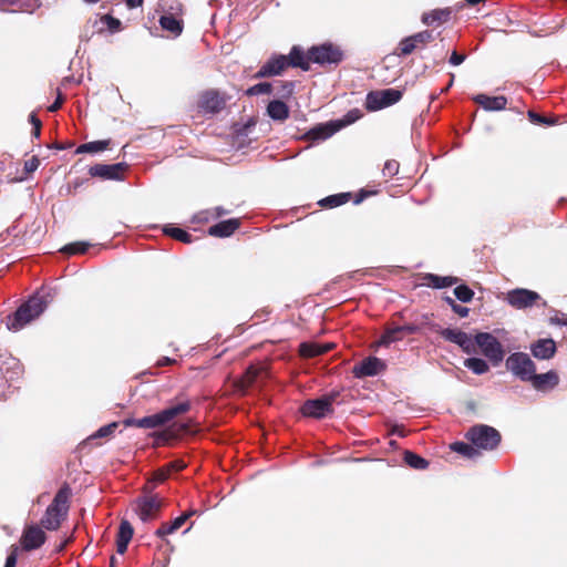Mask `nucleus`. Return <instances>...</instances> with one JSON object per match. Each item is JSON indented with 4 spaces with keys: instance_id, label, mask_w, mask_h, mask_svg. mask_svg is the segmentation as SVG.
<instances>
[{
    "instance_id": "f257e3e1",
    "label": "nucleus",
    "mask_w": 567,
    "mask_h": 567,
    "mask_svg": "<svg viewBox=\"0 0 567 567\" xmlns=\"http://www.w3.org/2000/svg\"><path fill=\"white\" fill-rule=\"evenodd\" d=\"M47 306L48 301L44 297L39 295L32 296L14 313L7 317V328L11 331H19L38 318L45 310Z\"/></svg>"
},
{
    "instance_id": "f03ea898",
    "label": "nucleus",
    "mask_w": 567,
    "mask_h": 567,
    "mask_svg": "<svg viewBox=\"0 0 567 567\" xmlns=\"http://www.w3.org/2000/svg\"><path fill=\"white\" fill-rule=\"evenodd\" d=\"M70 495L71 489L68 485L62 486L58 491L41 519V524L45 529L55 530L60 527L61 522L68 515Z\"/></svg>"
},
{
    "instance_id": "7ed1b4c3",
    "label": "nucleus",
    "mask_w": 567,
    "mask_h": 567,
    "mask_svg": "<svg viewBox=\"0 0 567 567\" xmlns=\"http://www.w3.org/2000/svg\"><path fill=\"white\" fill-rule=\"evenodd\" d=\"M465 437L475 445L478 451H493L502 440L501 433L493 426L486 424H476L468 429Z\"/></svg>"
},
{
    "instance_id": "20e7f679",
    "label": "nucleus",
    "mask_w": 567,
    "mask_h": 567,
    "mask_svg": "<svg viewBox=\"0 0 567 567\" xmlns=\"http://www.w3.org/2000/svg\"><path fill=\"white\" fill-rule=\"evenodd\" d=\"M505 367L516 379L528 382L536 371V364L525 352H513L505 360Z\"/></svg>"
},
{
    "instance_id": "39448f33",
    "label": "nucleus",
    "mask_w": 567,
    "mask_h": 567,
    "mask_svg": "<svg viewBox=\"0 0 567 567\" xmlns=\"http://www.w3.org/2000/svg\"><path fill=\"white\" fill-rule=\"evenodd\" d=\"M475 343L480 347L482 353L489 362L497 367L504 360V349L501 342L489 332H478L474 338Z\"/></svg>"
},
{
    "instance_id": "423d86ee",
    "label": "nucleus",
    "mask_w": 567,
    "mask_h": 567,
    "mask_svg": "<svg viewBox=\"0 0 567 567\" xmlns=\"http://www.w3.org/2000/svg\"><path fill=\"white\" fill-rule=\"evenodd\" d=\"M308 60L320 65L339 64L343 60V52L339 47L327 42L311 47L308 50Z\"/></svg>"
},
{
    "instance_id": "0eeeda50",
    "label": "nucleus",
    "mask_w": 567,
    "mask_h": 567,
    "mask_svg": "<svg viewBox=\"0 0 567 567\" xmlns=\"http://www.w3.org/2000/svg\"><path fill=\"white\" fill-rule=\"evenodd\" d=\"M402 99V91L398 89H384L371 91L365 97V109L374 112L398 103Z\"/></svg>"
},
{
    "instance_id": "6e6552de",
    "label": "nucleus",
    "mask_w": 567,
    "mask_h": 567,
    "mask_svg": "<svg viewBox=\"0 0 567 567\" xmlns=\"http://www.w3.org/2000/svg\"><path fill=\"white\" fill-rule=\"evenodd\" d=\"M162 506L157 495H145L135 501V513L142 523H148L158 516Z\"/></svg>"
},
{
    "instance_id": "1a4fd4ad",
    "label": "nucleus",
    "mask_w": 567,
    "mask_h": 567,
    "mask_svg": "<svg viewBox=\"0 0 567 567\" xmlns=\"http://www.w3.org/2000/svg\"><path fill=\"white\" fill-rule=\"evenodd\" d=\"M540 299L542 297L538 292L525 288H516L509 290L505 298L508 305L519 310L532 307L536 301Z\"/></svg>"
},
{
    "instance_id": "9d476101",
    "label": "nucleus",
    "mask_w": 567,
    "mask_h": 567,
    "mask_svg": "<svg viewBox=\"0 0 567 567\" xmlns=\"http://www.w3.org/2000/svg\"><path fill=\"white\" fill-rule=\"evenodd\" d=\"M126 168V163L95 164L89 168V174L102 179L121 181Z\"/></svg>"
},
{
    "instance_id": "9b49d317",
    "label": "nucleus",
    "mask_w": 567,
    "mask_h": 567,
    "mask_svg": "<svg viewBox=\"0 0 567 567\" xmlns=\"http://www.w3.org/2000/svg\"><path fill=\"white\" fill-rule=\"evenodd\" d=\"M386 369V364L383 360L370 355L355 364L352 369V373L355 378L362 379L365 377H374Z\"/></svg>"
},
{
    "instance_id": "f8f14e48",
    "label": "nucleus",
    "mask_w": 567,
    "mask_h": 567,
    "mask_svg": "<svg viewBox=\"0 0 567 567\" xmlns=\"http://www.w3.org/2000/svg\"><path fill=\"white\" fill-rule=\"evenodd\" d=\"M288 66V59L282 54H274L255 74V78L279 75Z\"/></svg>"
},
{
    "instance_id": "ddd939ff",
    "label": "nucleus",
    "mask_w": 567,
    "mask_h": 567,
    "mask_svg": "<svg viewBox=\"0 0 567 567\" xmlns=\"http://www.w3.org/2000/svg\"><path fill=\"white\" fill-rule=\"evenodd\" d=\"M302 415L315 419H322L327 414L333 412V409L328 408V403L322 398L307 400L300 408Z\"/></svg>"
},
{
    "instance_id": "4468645a",
    "label": "nucleus",
    "mask_w": 567,
    "mask_h": 567,
    "mask_svg": "<svg viewBox=\"0 0 567 567\" xmlns=\"http://www.w3.org/2000/svg\"><path fill=\"white\" fill-rule=\"evenodd\" d=\"M44 542L45 533L38 526L27 527L21 537V545L27 551L40 548Z\"/></svg>"
},
{
    "instance_id": "2eb2a0df",
    "label": "nucleus",
    "mask_w": 567,
    "mask_h": 567,
    "mask_svg": "<svg viewBox=\"0 0 567 567\" xmlns=\"http://www.w3.org/2000/svg\"><path fill=\"white\" fill-rule=\"evenodd\" d=\"M440 334L444 340L457 344L467 353H470L474 347L471 337L462 330L444 328L440 331Z\"/></svg>"
},
{
    "instance_id": "dca6fc26",
    "label": "nucleus",
    "mask_w": 567,
    "mask_h": 567,
    "mask_svg": "<svg viewBox=\"0 0 567 567\" xmlns=\"http://www.w3.org/2000/svg\"><path fill=\"white\" fill-rule=\"evenodd\" d=\"M536 391L545 392L553 390L559 383V375L556 371L549 370L546 373H533L532 379L528 381Z\"/></svg>"
},
{
    "instance_id": "f3484780",
    "label": "nucleus",
    "mask_w": 567,
    "mask_h": 567,
    "mask_svg": "<svg viewBox=\"0 0 567 567\" xmlns=\"http://www.w3.org/2000/svg\"><path fill=\"white\" fill-rule=\"evenodd\" d=\"M529 349L532 355L538 360H549L557 351L556 342L550 338L538 339L530 344Z\"/></svg>"
},
{
    "instance_id": "a211bd4d",
    "label": "nucleus",
    "mask_w": 567,
    "mask_h": 567,
    "mask_svg": "<svg viewBox=\"0 0 567 567\" xmlns=\"http://www.w3.org/2000/svg\"><path fill=\"white\" fill-rule=\"evenodd\" d=\"M225 105V101L217 92L208 91L204 93L199 101V107L205 113H218Z\"/></svg>"
},
{
    "instance_id": "6ab92c4d",
    "label": "nucleus",
    "mask_w": 567,
    "mask_h": 567,
    "mask_svg": "<svg viewBox=\"0 0 567 567\" xmlns=\"http://www.w3.org/2000/svg\"><path fill=\"white\" fill-rule=\"evenodd\" d=\"M239 219L230 218L210 226L208 229V234L213 237L225 238L233 235L239 228Z\"/></svg>"
},
{
    "instance_id": "aec40b11",
    "label": "nucleus",
    "mask_w": 567,
    "mask_h": 567,
    "mask_svg": "<svg viewBox=\"0 0 567 567\" xmlns=\"http://www.w3.org/2000/svg\"><path fill=\"white\" fill-rule=\"evenodd\" d=\"M473 100L485 111H502L507 105V99L504 95L488 96L486 94H477Z\"/></svg>"
},
{
    "instance_id": "412c9836",
    "label": "nucleus",
    "mask_w": 567,
    "mask_h": 567,
    "mask_svg": "<svg viewBox=\"0 0 567 567\" xmlns=\"http://www.w3.org/2000/svg\"><path fill=\"white\" fill-rule=\"evenodd\" d=\"M342 127V124L338 122H329L326 124H319L308 132V136L313 141H323L331 137Z\"/></svg>"
},
{
    "instance_id": "4be33fe9",
    "label": "nucleus",
    "mask_w": 567,
    "mask_h": 567,
    "mask_svg": "<svg viewBox=\"0 0 567 567\" xmlns=\"http://www.w3.org/2000/svg\"><path fill=\"white\" fill-rule=\"evenodd\" d=\"M189 410V401H183L162 410L161 412L157 413V415L161 420V424L164 425L165 423L169 422L177 415L184 414Z\"/></svg>"
},
{
    "instance_id": "5701e85b",
    "label": "nucleus",
    "mask_w": 567,
    "mask_h": 567,
    "mask_svg": "<svg viewBox=\"0 0 567 567\" xmlns=\"http://www.w3.org/2000/svg\"><path fill=\"white\" fill-rule=\"evenodd\" d=\"M287 59L288 66L300 68L303 71H308L310 69L311 61L308 60V52L305 53L303 50L298 45H293L291 48Z\"/></svg>"
},
{
    "instance_id": "b1692460",
    "label": "nucleus",
    "mask_w": 567,
    "mask_h": 567,
    "mask_svg": "<svg viewBox=\"0 0 567 567\" xmlns=\"http://www.w3.org/2000/svg\"><path fill=\"white\" fill-rule=\"evenodd\" d=\"M159 25L163 30L178 37L183 32V20L174 16V12L167 11L159 18Z\"/></svg>"
},
{
    "instance_id": "393cba45",
    "label": "nucleus",
    "mask_w": 567,
    "mask_h": 567,
    "mask_svg": "<svg viewBox=\"0 0 567 567\" xmlns=\"http://www.w3.org/2000/svg\"><path fill=\"white\" fill-rule=\"evenodd\" d=\"M41 6L40 0H0V7H13L10 12H33Z\"/></svg>"
},
{
    "instance_id": "a878e982",
    "label": "nucleus",
    "mask_w": 567,
    "mask_h": 567,
    "mask_svg": "<svg viewBox=\"0 0 567 567\" xmlns=\"http://www.w3.org/2000/svg\"><path fill=\"white\" fill-rule=\"evenodd\" d=\"M267 114L271 120L282 122L289 117V107L285 102L274 100L267 106Z\"/></svg>"
},
{
    "instance_id": "bb28decb",
    "label": "nucleus",
    "mask_w": 567,
    "mask_h": 567,
    "mask_svg": "<svg viewBox=\"0 0 567 567\" xmlns=\"http://www.w3.org/2000/svg\"><path fill=\"white\" fill-rule=\"evenodd\" d=\"M124 425L126 427L135 426V427H140V429H156V427L161 426L162 424H161V420H159L157 413H155L153 415H147V416H144L141 419H133V417L126 419V420H124Z\"/></svg>"
},
{
    "instance_id": "cd10ccee",
    "label": "nucleus",
    "mask_w": 567,
    "mask_h": 567,
    "mask_svg": "<svg viewBox=\"0 0 567 567\" xmlns=\"http://www.w3.org/2000/svg\"><path fill=\"white\" fill-rule=\"evenodd\" d=\"M20 371V362L16 358L9 354H0V372L13 374V379H16L19 377Z\"/></svg>"
},
{
    "instance_id": "c85d7f7f",
    "label": "nucleus",
    "mask_w": 567,
    "mask_h": 567,
    "mask_svg": "<svg viewBox=\"0 0 567 567\" xmlns=\"http://www.w3.org/2000/svg\"><path fill=\"white\" fill-rule=\"evenodd\" d=\"M332 348V344H319L303 342L300 344V354L306 358H313L328 352Z\"/></svg>"
},
{
    "instance_id": "c756f323",
    "label": "nucleus",
    "mask_w": 567,
    "mask_h": 567,
    "mask_svg": "<svg viewBox=\"0 0 567 567\" xmlns=\"http://www.w3.org/2000/svg\"><path fill=\"white\" fill-rule=\"evenodd\" d=\"M451 450L470 460H475L481 456V452L472 443L468 444L465 442H454L451 444Z\"/></svg>"
},
{
    "instance_id": "7c9ffc66",
    "label": "nucleus",
    "mask_w": 567,
    "mask_h": 567,
    "mask_svg": "<svg viewBox=\"0 0 567 567\" xmlns=\"http://www.w3.org/2000/svg\"><path fill=\"white\" fill-rule=\"evenodd\" d=\"M186 520L187 516H178L172 523H164L159 528L155 530V535L158 538H164L165 536L171 535L179 529Z\"/></svg>"
},
{
    "instance_id": "2f4dec72",
    "label": "nucleus",
    "mask_w": 567,
    "mask_h": 567,
    "mask_svg": "<svg viewBox=\"0 0 567 567\" xmlns=\"http://www.w3.org/2000/svg\"><path fill=\"white\" fill-rule=\"evenodd\" d=\"M451 11L449 9H437L431 12H425L422 16V22L426 25H432L435 22H445L450 19Z\"/></svg>"
},
{
    "instance_id": "473e14b6",
    "label": "nucleus",
    "mask_w": 567,
    "mask_h": 567,
    "mask_svg": "<svg viewBox=\"0 0 567 567\" xmlns=\"http://www.w3.org/2000/svg\"><path fill=\"white\" fill-rule=\"evenodd\" d=\"M425 279H426L429 286L436 288V289L451 287L452 285L456 284V281H457L456 277H450V276L442 277V276L434 275V274L426 275Z\"/></svg>"
},
{
    "instance_id": "72a5a7b5",
    "label": "nucleus",
    "mask_w": 567,
    "mask_h": 567,
    "mask_svg": "<svg viewBox=\"0 0 567 567\" xmlns=\"http://www.w3.org/2000/svg\"><path fill=\"white\" fill-rule=\"evenodd\" d=\"M404 334L401 332L400 326L389 328L384 331L379 340V346L389 347L391 343L403 340Z\"/></svg>"
},
{
    "instance_id": "f704fd0d",
    "label": "nucleus",
    "mask_w": 567,
    "mask_h": 567,
    "mask_svg": "<svg viewBox=\"0 0 567 567\" xmlns=\"http://www.w3.org/2000/svg\"><path fill=\"white\" fill-rule=\"evenodd\" d=\"M464 367L477 375H482L489 370V367L485 360L475 357L465 359Z\"/></svg>"
},
{
    "instance_id": "c9c22d12",
    "label": "nucleus",
    "mask_w": 567,
    "mask_h": 567,
    "mask_svg": "<svg viewBox=\"0 0 567 567\" xmlns=\"http://www.w3.org/2000/svg\"><path fill=\"white\" fill-rule=\"evenodd\" d=\"M404 462L414 470H425L429 462L412 451H405L403 456Z\"/></svg>"
},
{
    "instance_id": "e433bc0d",
    "label": "nucleus",
    "mask_w": 567,
    "mask_h": 567,
    "mask_svg": "<svg viewBox=\"0 0 567 567\" xmlns=\"http://www.w3.org/2000/svg\"><path fill=\"white\" fill-rule=\"evenodd\" d=\"M109 144H110V141H94V142L84 143V144H81L80 146H78V148L75 150V153L83 154V153L102 152L107 148Z\"/></svg>"
},
{
    "instance_id": "4c0bfd02",
    "label": "nucleus",
    "mask_w": 567,
    "mask_h": 567,
    "mask_svg": "<svg viewBox=\"0 0 567 567\" xmlns=\"http://www.w3.org/2000/svg\"><path fill=\"white\" fill-rule=\"evenodd\" d=\"M226 214H228L226 209H224L221 206H217L214 209H206L197 213L194 216V220L197 223H204L208 221L209 219L218 218Z\"/></svg>"
},
{
    "instance_id": "58836bf2",
    "label": "nucleus",
    "mask_w": 567,
    "mask_h": 567,
    "mask_svg": "<svg viewBox=\"0 0 567 567\" xmlns=\"http://www.w3.org/2000/svg\"><path fill=\"white\" fill-rule=\"evenodd\" d=\"M349 193H341L336 195H330L319 202V204L323 207L334 208L346 204L349 200Z\"/></svg>"
},
{
    "instance_id": "ea45409f",
    "label": "nucleus",
    "mask_w": 567,
    "mask_h": 567,
    "mask_svg": "<svg viewBox=\"0 0 567 567\" xmlns=\"http://www.w3.org/2000/svg\"><path fill=\"white\" fill-rule=\"evenodd\" d=\"M163 231H164V234L168 235L169 237H172L176 240H179L182 243L189 244L192 241V235L182 228L166 225L163 228Z\"/></svg>"
},
{
    "instance_id": "a19ab883",
    "label": "nucleus",
    "mask_w": 567,
    "mask_h": 567,
    "mask_svg": "<svg viewBox=\"0 0 567 567\" xmlns=\"http://www.w3.org/2000/svg\"><path fill=\"white\" fill-rule=\"evenodd\" d=\"M454 296L461 302H470L474 297V291L466 285H460L454 288Z\"/></svg>"
},
{
    "instance_id": "79ce46f5",
    "label": "nucleus",
    "mask_w": 567,
    "mask_h": 567,
    "mask_svg": "<svg viewBox=\"0 0 567 567\" xmlns=\"http://www.w3.org/2000/svg\"><path fill=\"white\" fill-rule=\"evenodd\" d=\"M90 247L89 243L85 241H76L69 245H65L61 251L68 255H75V254H84L87 248Z\"/></svg>"
},
{
    "instance_id": "37998d69",
    "label": "nucleus",
    "mask_w": 567,
    "mask_h": 567,
    "mask_svg": "<svg viewBox=\"0 0 567 567\" xmlns=\"http://www.w3.org/2000/svg\"><path fill=\"white\" fill-rule=\"evenodd\" d=\"M134 529L128 520H122L118 527L117 538L120 540L131 542Z\"/></svg>"
},
{
    "instance_id": "c03bdc74",
    "label": "nucleus",
    "mask_w": 567,
    "mask_h": 567,
    "mask_svg": "<svg viewBox=\"0 0 567 567\" xmlns=\"http://www.w3.org/2000/svg\"><path fill=\"white\" fill-rule=\"evenodd\" d=\"M271 91H272V85L270 83L261 82V83H257V84L250 86L246 91V94L249 95V96L261 95V94H270Z\"/></svg>"
},
{
    "instance_id": "a18cd8bd",
    "label": "nucleus",
    "mask_w": 567,
    "mask_h": 567,
    "mask_svg": "<svg viewBox=\"0 0 567 567\" xmlns=\"http://www.w3.org/2000/svg\"><path fill=\"white\" fill-rule=\"evenodd\" d=\"M412 40L416 44V48L421 44H426L434 40L433 31L424 30L412 35Z\"/></svg>"
},
{
    "instance_id": "49530a36",
    "label": "nucleus",
    "mask_w": 567,
    "mask_h": 567,
    "mask_svg": "<svg viewBox=\"0 0 567 567\" xmlns=\"http://www.w3.org/2000/svg\"><path fill=\"white\" fill-rule=\"evenodd\" d=\"M117 426H118L117 422H112L110 424L101 426L91 437L92 439L107 437L114 433V431L116 430Z\"/></svg>"
},
{
    "instance_id": "de8ad7c7",
    "label": "nucleus",
    "mask_w": 567,
    "mask_h": 567,
    "mask_svg": "<svg viewBox=\"0 0 567 567\" xmlns=\"http://www.w3.org/2000/svg\"><path fill=\"white\" fill-rule=\"evenodd\" d=\"M416 49V44L412 40V35L406 37L400 42V55H409Z\"/></svg>"
},
{
    "instance_id": "09e8293b",
    "label": "nucleus",
    "mask_w": 567,
    "mask_h": 567,
    "mask_svg": "<svg viewBox=\"0 0 567 567\" xmlns=\"http://www.w3.org/2000/svg\"><path fill=\"white\" fill-rule=\"evenodd\" d=\"M400 164L394 159L386 161L383 167V175L385 177H393L399 173Z\"/></svg>"
},
{
    "instance_id": "8fccbe9b",
    "label": "nucleus",
    "mask_w": 567,
    "mask_h": 567,
    "mask_svg": "<svg viewBox=\"0 0 567 567\" xmlns=\"http://www.w3.org/2000/svg\"><path fill=\"white\" fill-rule=\"evenodd\" d=\"M102 22L105 23L109 30L114 33L121 30V21L111 14H105L102 17Z\"/></svg>"
},
{
    "instance_id": "3c124183",
    "label": "nucleus",
    "mask_w": 567,
    "mask_h": 567,
    "mask_svg": "<svg viewBox=\"0 0 567 567\" xmlns=\"http://www.w3.org/2000/svg\"><path fill=\"white\" fill-rule=\"evenodd\" d=\"M528 118L530 120V122L535 123V124H546V125H553L555 124V121L554 120H549V118H546L539 114H537L536 112L534 111H529L528 112Z\"/></svg>"
},
{
    "instance_id": "603ef678",
    "label": "nucleus",
    "mask_w": 567,
    "mask_h": 567,
    "mask_svg": "<svg viewBox=\"0 0 567 567\" xmlns=\"http://www.w3.org/2000/svg\"><path fill=\"white\" fill-rule=\"evenodd\" d=\"M295 83L286 81L281 83V90L279 92L281 97H289L293 93Z\"/></svg>"
},
{
    "instance_id": "864d4df0",
    "label": "nucleus",
    "mask_w": 567,
    "mask_h": 567,
    "mask_svg": "<svg viewBox=\"0 0 567 567\" xmlns=\"http://www.w3.org/2000/svg\"><path fill=\"white\" fill-rule=\"evenodd\" d=\"M401 332H403L404 337L409 334H414L420 331V327L414 323H408L400 326Z\"/></svg>"
},
{
    "instance_id": "5fc2aeb1",
    "label": "nucleus",
    "mask_w": 567,
    "mask_h": 567,
    "mask_svg": "<svg viewBox=\"0 0 567 567\" xmlns=\"http://www.w3.org/2000/svg\"><path fill=\"white\" fill-rule=\"evenodd\" d=\"M18 559V548L14 547L12 551L7 556L4 567H16Z\"/></svg>"
},
{
    "instance_id": "6e6d98bb",
    "label": "nucleus",
    "mask_w": 567,
    "mask_h": 567,
    "mask_svg": "<svg viewBox=\"0 0 567 567\" xmlns=\"http://www.w3.org/2000/svg\"><path fill=\"white\" fill-rule=\"evenodd\" d=\"M185 466H186V464L184 461L176 460V461L168 463L166 465V468H167L168 473H171L172 471H176V472L182 471L183 468H185Z\"/></svg>"
},
{
    "instance_id": "4d7b16f0",
    "label": "nucleus",
    "mask_w": 567,
    "mask_h": 567,
    "mask_svg": "<svg viewBox=\"0 0 567 567\" xmlns=\"http://www.w3.org/2000/svg\"><path fill=\"white\" fill-rule=\"evenodd\" d=\"M167 11H172L174 12L175 17H178L183 12V6L181 2L175 1L164 9V13H166Z\"/></svg>"
},
{
    "instance_id": "13d9d810",
    "label": "nucleus",
    "mask_w": 567,
    "mask_h": 567,
    "mask_svg": "<svg viewBox=\"0 0 567 567\" xmlns=\"http://www.w3.org/2000/svg\"><path fill=\"white\" fill-rule=\"evenodd\" d=\"M39 165H40V162H39L38 157L33 156L31 159H29L24 163V169L28 173H32L39 167Z\"/></svg>"
},
{
    "instance_id": "bf43d9fd",
    "label": "nucleus",
    "mask_w": 567,
    "mask_h": 567,
    "mask_svg": "<svg viewBox=\"0 0 567 567\" xmlns=\"http://www.w3.org/2000/svg\"><path fill=\"white\" fill-rule=\"evenodd\" d=\"M465 54H460L456 51H453L450 56V63L454 66H457L465 61Z\"/></svg>"
},
{
    "instance_id": "052dcab7",
    "label": "nucleus",
    "mask_w": 567,
    "mask_h": 567,
    "mask_svg": "<svg viewBox=\"0 0 567 567\" xmlns=\"http://www.w3.org/2000/svg\"><path fill=\"white\" fill-rule=\"evenodd\" d=\"M13 380V374H4L0 372V394L3 393L7 384H9Z\"/></svg>"
},
{
    "instance_id": "680f3d73",
    "label": "nucleus",
    "mask_w": 567,
    "mask_h": 567,
    "mask_svg": "<svg viewBox=\"0 0 567 567\" xmlns=\"http://www.w3.org/2000/svg\"><path fill=\"white\" fill-rule=\"evenodd\" d=\"M453 312L458 315L461 318H465L468 316L470 309L467 307L461 306L458 303L452 305Z\"/></svg>"
},
{
    "instance_id": "e2e57ef3",
    "label": "nucleus",
    "mask_w": 567,
    "mask_h": 567,
    "mask_svg": "<svg viewBox=\"0 0 567 567\" xmlns=\"http://www.w3.org/2000/svg\"><path fill=\"white\" fill-rule=\"evenodd\" d=\"M339 396L338 391H331L330 393H327L322 395V400H324L328 403V408L332 409L333 402H336L337 398Z\"/></svg>"
},
{
    "instance_id": "0e129e2a",
    "label": "nucleus",
    "mask_w": 567,
    "mask_h": 567,
    "mask_svg": "<svg viewBox=\"0 0 567 567\" xmlns=\"http://www.w3.org/2000/svg\"><path fill=\"white\" fill-rule=\"evenodd\" d=\"M168 475H169V473H168L167 468L163 467L155 472L154 480L157 483H162L168 477Z\"/></svg>"
},
{
    "instance_id": "69168bd1",
    "label": "nucleus",
    "mask_w": 567,
    "mask_h": 567,
    "mask_svg": "<svg viewBox=\"0 0 567 567\" xmlns=\"http://www.w3.org/2000/svg\"><path fill=\"white\" fill-rule=\"evenodd\" d=\"M63 100L64 99L62 96V93L59 91L55 101L48 107V111L49 112H56L61 107V105L63 103Z\"/></svg>"
},
{
    "instance_id": "338daca9",
    "label": "nucleus",
    "mask_w": 567,
    "mask_h": 567,
    "mask_svg": "<svg viewBox=\"0 0 567 567\" xmlns=\"http://www.w3.org/2000/svg\"><path fill=\"white\" fill-rule=\"evenodd\" d=\"M551 322L558 326L567 327V315L560 313V316L556 315L551 318Z\"/></svg>"
},
{
    "instance_id": "774afa93",
    "label": "nucleus",
    "mask_w": 567,
    "mask_h": 567,
    "mask_svg": "<svg viewBox=\"0 0 567 567\" xmlns=\"http://www.w3.org/2000/svg\"><path fill=\"white\" fill-rule=\"evenodd\" d=\"M130 542L116 539V550L123 555L127 550Z\"/></svg>"
}]
</instances>
